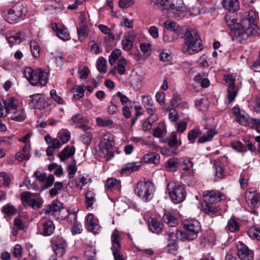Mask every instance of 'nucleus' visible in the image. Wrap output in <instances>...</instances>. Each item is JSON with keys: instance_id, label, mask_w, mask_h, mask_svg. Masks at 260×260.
Wrapping results in <instances>:
<instances>
[{"instance_id": "f257e3e1", "label": "nucleus", "mask_w": 260, "mask_h": 260, "mask_svg": "<svg viewBox=\"0 0 260 260\" xmlns=\"http://www.w3.org/2000/svg\"><path fill=\"white\" fill-rule=\"evenodd\" d=\"M182 38L184 39V42L182 44L181 49L185 54H194L203 49L202 40L196 29H187L183 33Z\"/></svg>"}, {"instance_id": "f03ea898", "label": "nucleus", "mask_w": 260, "mask_h": 260, "mask_svg": "<svg viewBox=\"0 0 260 260\" xmlns=\"http://www.w3.org/2000/svg\"><path fill=\"white\" fill-rule=\"evenodd\" d=\"M155 3L161 7L162 12L168 17L179 18L187 8L182 0H178L174 4L172 0H155Z\"/></svg>"}, {"instance_id": "7ed1b4c3", "label": "nucleus", "mask_w": 260, "mask_h": 260, "mask_svg": "<svg viewBox=\"0 0 260 260\" xmlns=\"http://www.w3.org/2000/svg\"><path fill=\"white\" fill-rule=\"evenodd\" d=\"M251 14V17H247L246 19L243 20L241 24H239L238 27H235L231 30V36L233 40L237 42H241L246 40L252 32V28L250 26V21L252 20L253 11H250L249 15Z\"/></svg>"}, {"instance_id": "20e7f679", "label": "nucleus", "mask_w": 260, "mask_h": 260, "mask_svg": "<svg viewBox=\"0 0 260 260\" xmlns=\"http://www.w3.org/2000/svg\"><path fill=\"white\" fill-rule=\"evenodd\" d=\"M134 192L143 202H148L153 198L155 187L149 181H140L135 184Z\"/></svg>"}, {"instance_id": "39448f33", "label": "nucleus", "mask_w": 260, "mask_h": 260, "mask_svg": "<svg viewBox=\"0 0 260 260\" xmlns=\"http://www.w3.org/2000/svg\"><path fill=\"white\" fill-rule=\"evenodd\" d=\"M100 139L99 155L109 160L114 156L113 147L114 145V138L110 133H105L101 136Z\"/></svg>"}, {"instance_id": "423d86ee", "label": "nucleus", "mask_w": 260, "mask_h": 260, "mask_svg": "<svg viewBox=\"0 0 260 260\" xmlns=\"http://www.w3.org/2000/svg\"><path fill=\"white\" fill-rule=\"evenodd\" d=\"M24 75L32 85L40 84L42 86H44L48 81L47 73L41 69L34 71L30 67H26L24 70Z\"/></svg>"}, {"instance_id": "0eeeda50", "label": "nucleus", "mask_w": 260, "mask_h": 260, "mask_svg": "<svg viewBox=\"0 0 260 260\" xmlns=\"http://www.w3.org/2000/svg\"><path fill=\"white\" fill-rule=\"evenodd\" d=\"M27 12L25 6L21 3H16L7 11L5 15L6 20L10 23H16L23 19Z\"/></svg>"}, {"instance_id": "6e6552de", "label": "nucleus", "mask_w": 260, "mask_h": 260, "mask_svg": "<svg viewBox=\"0 0 260 260\" xmlns=\"http://www.w3.org/2000/svg\"><path fill=\"white\" fill-rule=\"evenodd\" d=\"M185 232H183L184 237L187 240H193L198 237L201 230L200 222L195 219H184L182 221Z\"/></svg>"}, {"instance_id": "1a4fd4ad", "label": "nucleus", "mask_w": 260, "mask_h": 260, "mask_svg": "<svg viewBox=\"0 0 260 260\" xmlns=\"http://www.w3.org/2000/svg\"><path fill=\"white\" fill-rule=\"evenodd\" d=\"M167 191L170 198L175 204L183 202L186 197L184 187L171 181L167 185Z\"/></svg>"}, {"instance_id": "9d476101", "label": "nucleus", "mask_w": 260, "mask_h": 260, "mask_svg": "<svg viewBox=\"0 0 260 260\" xmlns=\"http://www.w3.org/2000/svg\"><path fill=\"white\" fill-rule=\"evenodd\" d=\"M111 250L115 260H124L123 255L120 252L121 249L120 238L118 231H115L111 235Z\"/></svg>"}, {"instance_id": "9b49d317", "label": "nucleus", "mask_w": 260, "mask_h": 260, "mask_svg": "<svg viewBox=\"0 0 260 260\" xmlns=\"http://www.w3.org/2000/svg\"><path fill=\"white\" fill-rule=\"evenodd\" d=\"M203 196L205 202H212L213 203L224 200L226 198L224 194L215 190L205 191L203 192Z\"/></svg>"}, {"instance_id": "f8f14e48", "label": "nucleus", "mask_w": 260, "mask_h": 260, "mask_svg": "<svg viewBox=\"0 0 260 260\" xmlns=\"http://www.w3.org/2000/svg\"><path fill=\"white\" fill-rule=\"evenodd\" d=\"M51 28L56 33L57 36L62 40L66 41L70 39L68 29L64 25L54 23L51 24Z\"/></svg>"}, {"instance_id": "ddd939ff", "label": "nucleus", "mask_w": 260, "mask_h": 260, "mask_svg": "<svg viewBox=\"0 0 260 260\" xmlns=\"http://www.w3.org/2000/svg\"><path fill=\"white\" fill-rule=\"evenodd\" d=\"M136 36L137 34L134 30L129 31L124 34L121 43L122 48L124 50L129 51L132 49Z\"/></svg>"}, {"instance_id": "4468645a", "label": "nucleus", "mask_w": 260, "mask_h": 260, "mask_svg": "<svg viewBox=\"0 0 260 260\" xmlns=\"http://www.w3.org/2000/svg\"><path fill=\"white\" fill-rule=\"evenodd\" d=\"M237 254L243 260H250L252 257V252L248 247L242 242L237 244Z\"/></svg>"}, {"instance_id": "2eb2a0df", "label": "nucleus", "mask_w": 260, "mask_h": 260, "mask_svg": "<svg viewBox=\"0 0 260 260\" xmlns=\"http://www.w3.org/2000/svg\"><path fill=\"white\" fill-rule=\"evenodd\" d=\"M67 247V243L63 239H57L54 240L52 245V250L59 257L63 255Z\"/></svg>"}, {"instance_id": "dca6fc26", "label": "nucleus", "mask_w": 260, "mask_h": 260, "mask_svg": "<svg viewBox=\"0 0 260 260\" xmlns=\"http://www.w3.org/2000/svg\"><path fill=\"white\" fill-rule=\"evenodd\" d=\"M31 99L29 106L32 108L44 109L48 106L47 103L40 94H35L30 95Z\"/></svg>"}, {"instance_id": "f3484780", "label": "nucleus", "mask_w": 260, "mask_h": 260, "mask_svg": "<svg viewBox=\"0 0 260 260\" xmlns=\"http://www.w3.org/2000/svg\"><path fill=\"white\" fill-rule=\"evenodd\" d=\"M86 222L88 230L94 234H97L101 229L98 219L92 214L89 213L86 216Z\"/></svg>"}, {"instance_id": "a211bd4d", "label": "nucleus", "mask_w": 260, "mask_h": 260, "mask_svg": "<svg viewBox=\"0 0 260 260\" xmlns=\"http://www.w3.org/2000/svg\"><path fill=\"white\" fill-rule=\"evenodd\" d=\"M71 123L76 126L82 127L84 131H87L90 129L89 127L85 125L84 123L86 122V119L82 114H77L73 116L70 120Z\"/></svg>"}, {"instance_id": "6ab92c4d", "label": "nucleus", "mask_w": 260, "mask_h": 260, "mask_svg": "<svg viewBox=\"0 0 260 260\" xmlns=\"http://www.w3.org/2000/svg\"><path fill=\"white\" fill-rule=\"evenodd\" d=\"M76 149L74 146H67L60 151L58 156L61 161H64L71 158L75 153Z\"/></svg>"}, {"instance_id": "aec40b11", "label": "nucleus", "mask_w": 260, "mask_h": 260, "mask_svg": "<svg viewBox=\"0 0 260 260\" xmlns=\"http://www.w3.org/2000/svg\"><path fill=\"white\" fill-rule=\"evenodd\" d=\"M144 78L143 74H139L138 72L134 73L130 77L131 85L135 88H140L143 84Z\"/></svg>"}, {"instance_id": "412c9836", "label": "nucleus", "mask_w": 260, "mask_h": 260, "mask_svg": "<svg viewBox=\"0 0 260 260\" xmlns=\"http://www.w3.org/2000/svg\"><path fill=\"white\" fill-rule=\"evenodd\" d=\"M212 202H205L202 205L203 211L208 215H213L217 213L220 209L218 206L214 205Z\"/></svg>"}, {"instance_id": "4be33fe9", "label": "nucleus", "mask_w": 260, "mask_h": 260, "mask_svg": "<svg viewBox=\"0 0 260 260\" xmlns=\"http://www.w3.org/2000/svg\"><path fill=\"white\" fill-rule=\"evenodd\" d=\"M140 167V163L138 162L127 163L122 168L121 173L122 175H128L133 172L137 171Z\"/></svg>"}, {"instance_id": "5701e85b", "label": "nucleus", "mask_w": 260, "mask_h": 260, "mask_svg": "<svg viewBox=\"0 0 260 260\" xmlns=\"http://www.w3.org/2000/svg\"><path fill=\"white\" fill-rule=\"evenodd\" d=\"M45 213L53 215L55 213L59 212L60 213L67 212V210L64 208H61L60 204L55 202L48 205L44 209Z\"/></svg>"}, {"instance_id": "b1692460", "label": "nucleus", "mask_w": 260, "mask_h": 260, "mask_svg": "<svg viewBox=\"0 0 260 260\" xmlns=\"http://www.w3.org/2000/svg\"><path fill=\"white\" fill-rule=\"evenodd\" d=\"M4 103L9 114L14 113V111L19 107L18 101L13 97L7 98L4 100Z\"/></svg>"}, {"instance_id": "393cba45", "label": "nucleus", "mask_w": 260, "mask_h": 260, "mask_svg": "<svg viewBox=\"0 0 260 260\" xmlns=\"http://www.w3.org/2000/svg\"><path fill=\"white\" fill-rule=\"evenodd\" d=\"M148 222L149 229L152 233L159 234L162 231L163 229L162 223L153 218H151Z\"/></svg>"}, {"instance_id": "a878e982", "label": "nucleus", "mask_w": 260, "mask_h": 260, "mask_svg": "<svg viewBox=\"0 0 260 260\" xmlns=\"http://www.w3.org/2000/svg\"><path fill=\"white\" fill-rule=\"evenodd\" d=\"M142 159L146 163L157 165L159 162L160 156L156 152H150L144 155Z\"/></svg>"}, {"instance_id": "bb28decb", "label": "nucleus", "mask_w": 260, "mask_h": 260, "mask_svg": "<svg viewBox=\"0 0 260 260\" xmlns=\"http://www.w3.org/2000/svg\"><path fill=\"white\" fill-rule=\"evenodd\" d=\"M21 35L19 31L10 30L6 32V38L10 44H15L20 42Z\"/></svg>"}, {"instance_id": "cd10ccee", "label": "nucleus", "mask_w": 260, "mask_h": 260, "mask_svg": "<svg viewBox=\"0 0 260 260\" xmlns=\"http://www.w3.org/2000/svg\"><path fill=\"white\" fill-rule=\"evenodd\" d=\"M178 240H185L183 232L175 229L174 231H169L168 234V241L177 242Z\"/></svg>"}, {"instance_id": "c85d7f7f", "label": "nucleus", "mask_w": 260, "mask_h": 260, "mask_svg": "<svg viewBox=\"0 0 260 260\" xmlns=\"http://www.w3.org/2000/svg\"><path fill=\"white\" fill-rule=\"evenodd\" d=\"M9 115L10 118L18 122L24 120L26 118L24 109L20 107H18L14 111V113H11Z\"/></svg>"}, {"instance_id": "c756f323", "label": "nucleus", "mask_w": 260, "mask_h": 260, "mask_svg": "<svg viewBox=\"0 0 260 260\" xmlns=\"http://www.w3.org/2000/svg\"><path fill=\"white\" fill-rule=\"evenodd\" d=\"M182 170L183 174L186 176L193 175V163L190 160H185L181 164Z\"/></svg>"}, {"instance_id": "7c9ffc66", "label": "nucleus", "mask_w": 260, "mask_h": 260, "mask_svg": "<svg viewBox=\"0 0 260 260\" xmlns=\"http://www.w3.org/2000/svg\"><path fill=\"white\" fill-rule=\"evenodd\" d=\"M214 175L216 180H219L224 176L223 165L220 161L216 162L214 165Z\"/></svg>"}, {"instance_id": "2f4dec72", "label": "nucleus", "mask_w": 260, "mask_h": 260, "mask_svg": "<svg viewBox=\"0 0 260 260\" xmlns=\"http://www.w3.org/2000/svg\"><path fill=\"white\" fill-rule=\"evenodd\" d=\"M222 4L223 7L230 11L235 12L239 9L238 0H222Z\"/></svg>"}, {"instance_id": "473e14b6", "label": "nucleus", "mask_w": 260, "mask_h": 260, "mask_svg": "<svg viewBox=\"0 0 260 260\" xmlns=\"http://www.w3.org/2000/svg\"><path fill=\"white\" fill-rule=\"evenodd\" d=\"M179 37V34L164 30L162 34V41L165 43L175 41Z\"/></svg>"}, {"instance_id": "72a5a7b5", "label": "nucleus", "mask_w": 260, "mask_h": 260, "mask_svg": "<svg viewBox=\"0 0 260 260\" xmlns=\"http://www.w3.org/2000/svg\"><path fill=\"white\" fill-rule=\"evenodd\" d=\"M227 95H226V102L228 104L233 102L237 96L238 88L236 87H227Z\"/></svg>"}, {"instance_id": "f704fd0d", "label": "nucleus", "mask_w": 260, "mask_h": 260, "mask_svg": "<svg viewBox=\"0 0 260 260\" xmlns=\"http://www.w3.org/2000/svg\"><path fill=\"white\" fill-rule=\"evenodd\" d=\"M55 226L51 220H47L43 223V234L44 236H50L54 232Z\"/></svg>"}, {"instance_id": "c9c22d12", "label": "nucleus", "mask_w": 260, "mask_h": 260, "mask_svg": "<svg viewBox=\"0 0 260 260\" xmlns=\"http://www.w3.org/2000/svg\"><path fill=\"white\" fill-rule=\"evenodd\" d=\"M164 26L168 30L175 33H178L180 31V26L175 22L167 20L164 22Z\"/></svg>"}, {"instance_id": "e433bc0d", "label": "nucleus", "mask_w": 260, "mask_h": 260, "mask_svg": "<svg viewBox=\"0 0 260 260\" xmlns=\"http://www.w3.org/2000/svg\"><path fill=\"white\" fill-rule=\"evenodd\" d=\"M106 187L107 189L113 191L119 190L120 188V185L119 182L117 180L112 178L108 179L107 180Z\"/></svg>"}, {"instance_id": "4c0bfd02", "label": "nucleus", "mask_w": 260, "mask_h": 260, "mask_svg": "<svg viewBox=\"0 0 260 260\" xmlns=\"http://www.w3.org/2000/svg\"><path fill=\"white\" fill-rule=\"evenodd\" d=\"M70 133L67 129H60L57 134V138L63 144L67 143L70 139Z\"/></svg>"}, {"instance_id": "58836bf2", "label": "nucleus", "mask_w": 260, "mask_h": 260, "mask_svg": "<svg viewBox=\"0 0 260 260\" xmlns=\"http://www.w3.org/2000/svg\"><path fill=\"white\" fill-rule=\"evenodd\" d=\"M45 140L48 145H50L55 149H58L63 145L58 138L52 139L49 135L45 137Z\"/></svg>"}, {"instance_id": "ea45409f", "label": "nucleus", "mask_w": 260, "mask_h": 260, "mask_svg": "<svg viewBox=\"0 0 260 260\" xmlns=\"http://www.w3.org/2000/svg\"><path fill=\"white\" fill-rule=\"evenodd\" d=\"M164 142H167L171 148H173L176 145L179 146L182 143L181 140H177V135L175 132L172 133L169 139L168 140H164Z\"/></svg>"}, {"instance_id": "a19ab883", "label": "nucleus", "mask_w": 260, "mask_h": 260, "mask_svg": "<svg viewBox=\"0 0 260 260\" xmlns=\"http://www.w3.org/2000/svg\"><path fill=\"white\" fill-rule=\"evenodd\" d=\"M127 64V61L124 58H120L118 59L117 63L116 70L117 72L121 75L125 74V66Z\"/></svg>"}, {"instance_id": "79ce46f5", "label": "nucleus", "mask_w": 260, "mask_h": 260, "mask_svg": "<svg viewBox=\"0 0 260 260\" xmlns=\"http://www.w3.org/2000/svg\"><path fill=\"white\" fill-rule=\"evenodd\" d=\"M195 106L201 111H205L208 108V101L206 99H198L195 101Z\"/></svg>"}, {"instance_id": "37998d69", "label": "nucleus", "mask_w": 260, "mask_h": 260, "mask_svg": "<svg viewBox=\"0 0 260 260\" xmlns=\"http://www.w3.org/2000/svg\"><path fill=\"white\" fill-rule=\"evenodd\" d=\"M164 221L171 227H175L177 224V219L170 214H165L163 216Z\"/></svg>"}, {"instance_id": "c03bdc74", "label": "nucleus", "mask_w": 260, "mask_h": 260, "mask_svg": "<svg viewBox=\"0 0 260 260\" xmlns=\"http://www.w3.org/2000/svg\"><path fill=\"white\" fill-rule=\"evenodd\" d=\"M247 234L250 238L260 241V228H251L247 231Z\"/></svg>"}, {"instance_id": "a18cd8bd", "label": "nucleus", "mask_w": 260, "mask_h": 260, "mask_svg": "<svg viewBox=\"0 0 260 260\" xmlns=\"http://www.w3.org/2000/svg\"><path fill=\"white\" fill-rule=\"evenodd\" d=\"M86 206L87 208L92 207L95 201V194L91 191H88L85 194Z\"/></svg>"}, {"instance_id": "49530a36", "label": "nucleus", "mask_w": 260, "mask_h": 260, "mask_svg": "<svg viewBox=\"0 0 260 260\" xmlns=\"http://www.w3.org/2000/svg\"><path fill=\"white\" fill-rule=\"evenodd\" d=\"M225 20L226 23L230 28L231 30H232L233 28H235V27H238L239 24H240L237 22V20L236 19H235L232 16H230L229 15H225Z\"/></svg>"}, {"instance_id": "de8ad7c7", "label": "nucleus", "mask_w": 260, "mask_h": 260, "mask_svg": "<svg viewBox=\"0 0 260 260\" xmlns=\"http://www.w3.org/2000/svg\"><path fill=\"white\" fill-rule=\"evenodd\" d=\"M236 77V74H226L223 76V78L228 84V87H236L235 85Z\"/></svg>"}, {"instance_id": "09e8293b", "label": "nucleus", "mask_w": 260, "mask_h": 260, "mask_svg": "<svg viewBox=\"0 0 260 260\" xmlns=\"http://www.w3.org/2000/svg\"><path fill=\"white\" fill-rule=\"evenodd\" d=\"M157 119V117H154V118L148 117L143 123L142 128L144 131H147L151 128L152 124Z\"/></svg>"}, {"instance_id": "8fccbe9b", "label": "nucleus", "mask_w": 260, "mask_h": 260, "mask_svg": "<svg viewBox=\"0 0 260 260\" xmlns=\"http://www.w3.org/2000/svg\"><path fill=\"white\" fill-rule=\"evenodd\" d=\"M249 198L250 199V204L252 206L255 207L260 203V195L255 192H249Z\"/></svg>"}, {"instance_id": "3c124183", "label": "nucleus", "mask_w": 260, "mask_h": 260, "mask_svg": "<svg viewBox=\"0 0 260 260\" xmlns=\"http://www.w3.org/2000/svg\"><path fill=\"white\" fill-rule=\"evenodd\" d=\"M201 132L199 129L193 128L190 130L187 135V139L190 143H193L194 142L195 140L198 136L201 135Z\"/></svg>"}, {"instance_id": "603ef678", "label": "nucleus", "mask_w": 260, "mask_h": 260, "mask_svg": "<svg viewBox=\"0 0 260 260\" xmlns=\"http://www.w3.org/2000/svg\"><path fill=\"white\" fill-rule=\"evenodd\" d=\"M227 226L231 232H236L239 229L238 222L233 218H231L228 221Z\"/></svg>"}, {"instance_id": "864d4df0", "label": "nucleus", "mask_w": 260, "mask_h": 260, "mask_svg": "<svg viewBox=\"0 0 260 260\" xmlns=\"http://www.w3.org/2000/svg\"><path fill=\"white\" fill-rule=\"evenodd\" d=\"M30 51L32 54L35 57H38L40 55V48L37 42L34 41L30 42Z\"/></svg>"}, {"instance_id": "5fc2aeb1", "label": "nucleus", "mask_w": 260, "mask_h": 260, "mask_svg": "<svg viewBox=\"0 0 260 260\" xmlns=\"http://www.w3.org/2000/svg\"><path fill=\"white\" fill-rule=\"evenodd\" d=\"M63 187V183L61 182H56L53 188L50 191V194L51 197H54L58 194V191L60 190Z\"/></svg>"}, {"instance_id": "6e6d98bb", "label": "nucleus", "mask_w": 260, "mask_h": 260, "mask_svg": "<svg viewBox=\"0 0 260 260\" xmlns=\"http://www.w3.org/2000/svg\"><path fill=\"white\" fill-rule=\"evenodd\" d=\"M88 27L87 25H81L77 28L78 38L81 40L82 38L86 37L88 35Z\"/></svg>"}, {"instance_id": "4d7b16f0", "label": "nucleus", "mask_w": 260, "mask_h": 260, "mask_svg": "<svg viewBox=\"0 0 260 260\" xmlns=\"http://www.w3.org/2000/svg\"><path fill=\"white\" fill-rule=\"evenodd\" d=\"M76 164V160L73 159L72 160L71 164L70 165H69L68 166L67 172L68 173V175L70 178H73L74 177V174H75L77 170Z\"/></svg>"}, {"instance_id": "13d9d810", "label": "nucleus", "mask_w": 260, "mask_h": 260, "mask_svg": "<svg viewBox=\"0 0 260 260\" xmlns=\"http://www.w3.org/2000/svg\"><path fill=\"white\" fill-rule=\"evenodd\" d=\"M121 52L119 49H115L113 51L109 57V62L110 64L115 63L116 60L120 56Z\"/></svg>"}, {"instance_id": "bf43d9fd", "label": "nucleus", "mask_w": 260, "mask_h": 260, "mask_svg": "<svg viewBox=\"0 0 260 260\" xmlns=\"http://www.w3.org/2000/svg\"><path fill=\"white\" fill-rule=\"evenodd\" d=\"M84 89L81 86H75L73 88L74 98L79 99L84 95Z\"/></svg>"}, {"instance_id": "052dcab7", "label": "nucleus", "mask_w": 260, "mask_h": 260, "mask_svg": "<svg viewBox=\"0 0 260 260\" xmlns=\"http://www.w3.org/2000/svg\"><path fill=\"white\" fill-rule=\"evenodd\" d=\"M106 60L103 57H100L97 61V69L98 71L103 73L106 72Z\"/></svg>"}, {"instance_id": "680f3d73", "label": "nucleus", "mask_w": 260, "mask_h": 260, "mask_svg": "<svg viewBox=\"0 0 260 260\" xmlns=\"http://www.w3.org/2000/svg\"><path fill=\"white\" fill-rule=\"evenodd\" d=\"M167 168L170 171H175L178 166L177 159L176 158H170L166 162Z\"/></svg>"}, {"instance_id": "e2e57ef3", "label": "nucleus", "mask_w": 260, "mask_h": 260, "mask_svg": "<svg viewBox=\"0 0 260 260\" xmlns=\"http://www.w3.org/2000/svg\"><path fill=\"white\" fill-rule=\"evenodd\" d=\"M231 146L233 149L239 152L246 151L244 145L240 141H234L232 142Z\"/></svg>"}, {"instance_id": "0e129e2a", "label": "nucleus", "mask_w": 260, "mask_h": 260, "mask_svg": "<svg viewBox=\"0 0 260 260\" xmlns=\"http://www.w3.org/2000/svg\"><path fill=\"white\" fill-rule=\"evenodd\" d=\"M181 102L180 95L178 93H174L172 98L170 100V103L172 107H177L179 106Z\"/></svg>"}, {"instance_id": "69168bd1", "label": "nucleus", "mask_w": 260, "mask_h": 260, "mask_svg": "<svg viewBox=\"0 0 260 260\" xmlns=\"http://www.w3.org/2000/svg\"><path fill=\"white\" fill-rule=\"evenodd\" d=\"M95 254V248L91 246L87 247L85 251V255L87 258L88 260H93Z\"/></svg>"}, {"instance_id": "338daca9", "label": "nucleus", "mask_w": 260, "mask_h": 260, "mask_svg": "<svg viewBox=\"0 0 260 260\" xmlns=\"http://www.w3.org/2000/svg\"><path fill=\"white\" fill-rule=\"evenodd\" d=\"M166 134V129L163 125L157 126L154 129L153 136L156 138H161Z\"/></svg>"}, {"instance_id": "774afa93", "label": "nucleus", "mask_w": 260, "mask_h": 260, "mask_svg": "<svg viewBox=\"0 0 260 260\" xmlns=\"http://www.w3.org/2000/svg\"><path fill=\"white\" fill-rule=\"evenodd\" d=\"M142 103L144 107H150L154 104L152 98L149 94H145L142 96Z\"/></svg>"}]
</instances>
